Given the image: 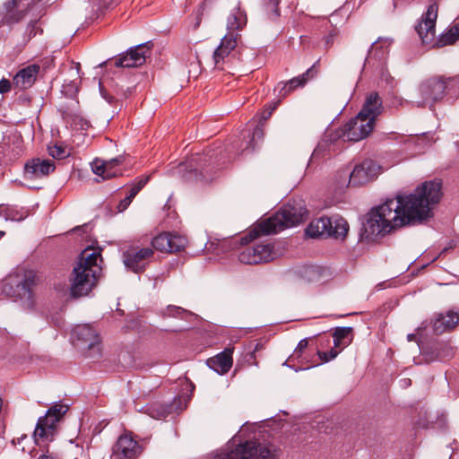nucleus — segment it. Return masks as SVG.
<instances>
[{
  "mask_svg": "<svg viewBox=\"0 0 459 459\" xmlns=\"http://www.w3.org/2000/svg\"><path fill=\"white\" fill-rule=\"evenodd\" d=\"M100 253L91 248H85L73 270L71 277V295L82 297L87 295L96 285L101 273Z\"/></svg>",
  "mask_w": 459,
  "mask_h": 459,
  "instance_id": "f03ea898",
  "label": "nucleus"
},
{
  "mask_svg": "<svg viewBox=\"0 0 459 459\" xmlns=\"http://www.w3.org/2000/svg\"><path fill=\"white\" fill-rule=\"evenodd\" d=\"M383 108L382 100L378 93L371 92L366 97L363 107L359 114L366 119H370L375 125V121L382 113Z\"/></svg>",
  "mask_w": 459,
  "mask_h": 459,
  "instance_id": "6ab92c4d",
  "label": "nucleus"
},
{
  "mask_svg": "<svg viewBox=\"0 0 459 459\" xmlns=\"http://www.w3.org/2000/svg\"><path fill=\"white\" fill-rule=\"evenodd\" d=\"M153 250L151 247H129L123 254L125 266L134 273L143 272L151 258L153 256Z\"/></svg>",
  "mask_w": 459,
  "mask_h": 459,
  "instance_id": "9d476101",
  "label": "nucleus"
},
{
  "mask_svg": "<svg viewBox=\"0 0 459 459\" xmlns=\"http://www.w3.org/2000/svg\"><path fill=\"white\" fill-rule=\"evenodd\" d=\"M450 82H456L459 83V77H457L456 79H449Z\"/></svg>",
  "mask_w": 459,
  "mask_h": 459,
  "instance_id": "3c124183",
  "label": "nucleus"
},
{
  "mask_svg": "<svg viewBox=\"0 0 459 459\" xmlns=\"http://www.w3.org/2000/svg\"><path fill=\"white\" fill-rule=\"evenodd\" d=\"M277 256L272 244H255L244 247L238 254V260L246 264L267 263Z\"/></svg>",
  "mask_w": 459,
  "mask_h": 459,
  "instance_id": "1a4fd4ad",
  "label": "nucleus"
},
{
  "mask_svg": "<svg viewBox=\"0 0 459 459\" xmlns=\"http://www.w3.org/2000/svg\"><path fill=\"white\" fill-rule=\"evenodd\" d=\"M307 210L301 202L289 203L273 216L264 220L249 233L248 238L254 239L259 235L278 233L285 228L299 225L306 221Z\"/></svg>",
  "mask_w": 459,
  "mask_h": 459,
  "instance_id": "7ed1b4c3",
  "label": "nucleus"
},
{
  "mask_svg": "<svg viewBox=\"0 0 459 459\" xmlns=\"http://www.w3.org/2000/svg\"><path fill=\"white\" fill-rule=\"evenodd\" d=\"M404 385H409L411 380L410 379H403Z\"/></svg>",
  "mask_w": 459,
  "mask_h": 459,
  "instance_id": "603ef678",
  "label": "nucleus"
},
{
  "mask_svg": "<svg viewBox=\"0 0 459 459\" xmlns=\"http://www.w3.org/2000/svg\"><path fill=\"white\" fill-rule=\"evenodd\" d=\"M390 43L385 40H377L375 41L371 48L368 52V58H376V59H382L385 56V55L388 53V48Z\"/></svg>",
  "mask_w": 459,
  "mask_h": 459,
  "instance_id": "cd10ccee",
  "label": "nucleus"
},
{
  "mask_svg": "<svg viewBox=\"0 0 459 459\" xmlns=\"http://www.w3.org/2000/svg\"><path fill=\"white\" fill-rule=\"evenodd\" d=\"M169 309H170V307H169ZM171 310L175 311L177 314L185 312L184 309H182L181 307H175L171 308Z\"/></svg>",
  "mask_w": 459,
  "mask_h": 459,
  "instance_id": "a18cd8bd",
  "label": "nucleus"
},
{
  "mask_svg": "<svg viewBox=\"0 0 459 459\" xmlns=\"http://www.w3.org/2000/svg\"><path fill=\"white\" fill-rule=\"evenodd\" d=\"M11 90V82L7 79L0 80V93L4 94Z\"/></svg>",
  "mask_w": 459,
  "mask_h": 459,
  "instance_id": "a19ab883",
  "label": "nucleus"
},
{
  "mask_svg": "<svg viewBox=\"0 0 459 459\" xmlns=\"http://www.w3.org/2000/svg\"><path fill=\"white\" fill-rule=\"evenodd\" d=\"M37 21H30L26 28V33L28 34L29 38L34 37L37 34Z\"/></svg>",
  "mask_w": 459,
  "mask_h": 459,
  "instance_id": "58836bf2",
  "label": "nucleus"
},
{
  "mask_svg": "<svg viewBox=\"0 0 459 459\" xmlns=\"http://www.w3.org/2000/svg\"><path fill=\"white\" fill-rule=\"evenodd\" d=\"M281 0H265L266 5L269 8H272V11L274 12V14L276 16L279 15V10L277 8V5L279 4Z\"/></svg>",
  "mask_w": 459,
  "mask_h": 459,
  "instance_id": "79ce46f5",
  "label": "nucleus"
},
{
  "mask_svg": "<svg viewBox=\"0 0 459 459\" xmlns=\"http://www.w3.org/2000/svg\"><path fill=\"white\" fill-rule=\"evenodd\" d=\"M325 156V147L323 144H319L313 152L311 158H310V162L319 160L320 159L324 158Z\"/></svg>",
  "mask_w": 459,
  "mask_h": 459,
  "instance_id": "e433bc0d",
  "label": "nucleus"
},
{
  "mask_svg": "<svg viewBox=\"0 0 459 459\" xmlns=\"http://www.w3.org/2000/svg\"><path fill=\"white\" fill-rule=\"evenodd\" d=\"M258 344H255V349L254 350V352L258 350Z\"/></svg>",
  "mask_w": 459,
  "mask_h": 459,
  "instance_id": "864d4df0",
  "label": "nucleus"
},
{
  "mask_svg": "<svg viewBox=\"0 0 459 459\" xmlns=\"http://www.w3.org/2000/svg\"><path fill=\"white\" fill-rule=\"evenodd\" d=\"M279 450L274 446L257 445L247 441L230 452L220 455L219 459H278Z\"/></svg>",
  "mask_w": 459,
  "mask_h": 459,
  "instance_id": "423d86ee",
  "label": "nucleus"
},
{
  "mask_svg": "<svg viewBox=\"0 0 459 459\" xmlns=\"http://www.w3.org/2000/svg\"><path fill=\"white\" fill-rule=\"evenodd\" d=\"M26 14V9L22 7L19 1L8 0L4 4V14L1 24L12 26L20 22Z\"/></svg>",
  "mask_w": 459,
  "mask_h": 459,
  "instance_id": "a211bd4d",
  "label": "nucleus"
},
{
  "mask_svg": "<svg viewBox=\"0 0 459 459\" xmlns=\"http://www.w3.org/2000/svg\"><path fill=\"white\" fill-rule=\"evenodd\" d=\"M240 36L238 33H227L221 40V44L213 52L214 65L217 69L223 70V65L230 53L235 49Z\"/></svg>",
  "mask_w": 459,
  "mask_h": 459,
  "instance_id": "2eb2a0df",
  "label": "nucleus"
},
{
  "mask_svg": "<svg viewBox=\"0 0 459 459\" xmlns=\"http://www.w3.org/2000/svg\"><path fill=\"white\" fill-rule=\"evenodd\" d=\"M5 211V208L3 205H0V215Z\"/></svg>",
  "mask_w": 459,
  "mask_h": 459,
  "instance_id": "8fccbe9b",
  "label": "nucleus"
},
{
  "mask_svg": "<svg viewBox=\"0 0 459 459\" xmlns=\"http://www.w3.org/2000/svg\"><path fill=\"white\" fill-rule=\"evenodd\" d=\"M72 338L76 345L82 349L100 352V338L96 330L90 325H78L72 332Z\"/></svg>",
  "mask_w": 459,
  "mask_h": 459,
  "instance_id": "9b49d317",
  "label": "nucleus"
},
{
  "mask_svg": "<svg viewBox=\"0 0 459 459\" xmlns=\"http://www.w3.org/2000/svg\"><path fill=\"white\" fill-rule=\"evenodd\" d=\"M330 219L332 224L331 229H329L330 237L343 239L349 231V224L347 221L337 215L333 216Z\"/></svg>",
  "mask_w": 459,
  "mask_h": 459,
  "instance_id": "bb28decb",
  "label": "nucleus"
},
{
  "mask_svg": "<svg viewBox=\"0 0 459 459\" xmlns=\"http://www.w3.org/2000/svg\"><path fill=\"white\" fill-rule=\"evenodd\" d=\"M247 24V14L239 6L234 7L227 18L228 33H237L241 30Z\"/></svg>",
  "mask_w": 459,
  "mask_h": 459,
  "instance_id": "393cba45",
  "label": "nucleus"
},
{
  "mask_svg": "<svg viewBox=\"0 0 459 459\" xmlns=\"http://www.w3.org/2000/svg\"><path fill=\"white\" fill-rule=\"evenodd\" d=\"M150 177L144 176L138 179L136 184H134L129 190V194L126 196L131 201L134 198V196L139 193V191L147 184L149 181Z\"/></svg>",
  "mask_w": 459,
  "mask_h": 459,
  "instance_id": "f704fd0d",
  "label": "nucleus"
},
{
  "mask_svg": "<svg viewBox=\"0 0 459 459\" xmlns=\"http://www.w3.org/2000/svg\"><path fill=\"white\" fill-rule=\"evenodd\" d=\"M169 253L178 252L183 250L186 246V239L179 235H172L169 233Z\"/></svg>",
  "mask_w": 459,
  "mask_h": 459,
  "instance_id": "2f4dec72",
  "label": "nucleus"
},
{
  "mask_svg": "<svg viewBox=\"0 0 459 459\" xmlns=\"http://www.w3.org/2000/svg\"><path fill=\"white\" fill-rule=\"evenodd\" d=\"M264 126L263 123L258 124L256 126V127L254 129V131L252 133V137H251L250 143L246 147V149H249V148L255 149L256 143L263 140V138L264 136Z\"/></svg>",
  "mask_w": 459,
  "mask_h": 459,
  "instance_id": "473e14b6",
  "label": "nucleus"
},
{
  "mask_svg": "<svg viewBox=\"0 0 459 459\" xmlns=\"http://www.w3.org/2000/svg\"><path fill=\"white\" fill-rule=\"evenodd\" d=\"M104 98H105V99L108 100V102H109V103H112V101H113V100H114V98H113L112 96H108V97L104 96Z\"/></svg>",
  "mask_w": 459,
  "mask_h": 459,
  "instance_id": "de8ad7c7",
  "label": "nucleus"
},
{
  "mask_svg": "<svg viewBox=\"0 0 459 459\" xmlns=\"http://www.w3.org/2000/svg\"><path fill=\"white\" fill-rule=\"evenodd\" d=\"M382 171L381 167L372 160H365L356 165L350 173L349 183L352 186H361L375 179Z\"/></svg>",
  "mask_w": 459,
  "mask_h": 459,
  "instance_id": "f8f14e48",
  "label": "nucleus"
},
{
  "mask_svg": "<svg viewBox=\"0 0 459 459\" xmlns=\"http://www.w3.org/2000/svg\"><path fill=\"white\" fill-rule=\"evenodd\" d=\"M310 71L311 69H308L306 73L299 76L294 77L286 82H279L275 89L279 91V97L283 99L296 89L303 87L308 81V74Z\"/></svg>",
  "mask_w": 459,
  "mask_h": 459,
  "instance_id": "b1692460",
  "label": "nucleus"
},
{
  "mask_svg": "<svg viewBox=\"0 0 459 459\" xmlns=\"http://www.w3.org/2000/svg\"><path fill=\"white\" fill-rule=\"evenodd\" d=\"M442 195V183L437 179L423 182L412 193H399L371 210L365 230L378 236L406 225L422 223L433 216L432 210Z\"/></svg>",
  "mask_w": 459,
  "mask_h": 459,
  "instance_id": "f257e3e1",
  "label": "nucleus"
},
{
  "mask_svg": "<svg viewBox=\"0 0 459 459\" xmlns=\"http://www.w3.org/2000/svg\"><path fill=\"white\" fill-rule=\"evenodd\" d=\"M375 125L370 119H366L358 114L346 123L337 133L338 137L344 142H359L370 134Z\"/></svg>",
  "mask_w": 459,
  "mask_h": 459,
  "instance_id": "6e6552de",
  "label": "nucleus"
},
{
  "mask_svg": "<svg viewBox=\"0 0 459 459\" xmlns=\"http://www.w3.org/2000/svg\"><path fill=\"white\" fill-rule=\"evenodd\" d=\"M68 411V406L61 403L51 406L44 417L38 420L33 437L35 441L39 439L50 441L53 439L58 421Z\"/></svg>",
  "mask_w": 459,
  "mask_h": 459,
  "instance_id": "39448f33",
  "label": "nucleus"
},
{
  "mask_svg": "<svg viewBox=\"0 0 459 459\" xmlns=\"http://www.w3.org/2000/svg\"><path fill=\"white\" fill-rule=\"evenodd\" d=\"M331 219L328 217H321L312 221L306 229V233L311 238L321 236H329L331 229Z\"/></svg>",
  "mask_w": 459,
  "mask_h": 459,
  "instance_id": "a878e982",
  "label": "nucleus"
},
{
  "mask_svg": "<svg viewBox=\"0 0 459 459\" xmlns=\"http://www.w3.org/2000/svg\"><path fill=\"white\" fill-rule=\"evenodd\" d=\"M149 53L148 43L140 44L120 56L116 61V66L127 68L140 66L144 64Z\"/></svg>",
  "mask_w": 459,
  "mask_h": 459,
  "instance_id": "dca6fc26",
  "label": "nucleus"
},
{
  "mask_svg": "<svg viewBox=\"0 0 459 459\" xmlns=\"http://www.w3.org/2000/svg\"><path fill=\"white\" fill-rule=\"evenodd\" d=\"M415 334L413 333H411V334H408L407 338L409 341H412V340H415Z\"/></svg>",
  "mask_w": 459,
  "mask_h": 459,
  "instance_id": "49530a36",
  "label": "nucleus"
},
{
  "mask_svg": "<svg viewBox=\"0 0 459 459\" xmlns=\"http://www.w3.org/2000/svg\"><path fill=\"white\" fill-rule=\"evenodd\" d=\"M39 65L33 64L20 70L13 78V83L20 89L30 88L36 81Z\"/></svg>",
  "mask_w": 459,
  "mask_h": 459,
  "instance_id": "4be33fe9",
  "label": "nucleus"
},
{
  "mask_svg": "<svg viewBox=\"0 0 459 459\" xmlns=\"http://www.w3.org/2000/svg\"><path fill=\"white\" fill-rule=\"evenodd\" d=\"M152 247L160 251L169 253V233L164 232L156 236L152 241Z\"/></svg>",
  "mask_w": 459,
  "mask_h": 459,
  "instance_id": "7c9ffc66",
  "label": "nucleus"
},
{
  "mask_svg": "<svg viewBox=\"0 0 459 459\" xmlns=\"http://www.w3.org/2000/svg\"><path fill=\"white\" fill-rule=\"evenodd\" d=\"M317 354L322 362H328L336 358L338 351L335 350H331L329 352L318 351Z\"/></svg>",
  "mask_w": 459,
  "mask_h": 459,
  "instance_id": "4c0bfd02",
  "label": "nucleus"
},
{
  "mask_svg": "<svg viewBox=\"0 0 459 459\" xmlns=\"http://www.w3.org/2000/svg\"><path fill=\"white\" fill-rule=\"evenodd\" d=\"M438 6L436 3L429 5L416 30L423 44H430L435 39V26L437 18Z\"/></svg>",
  "mask_w": 459,
  "mask_h": 459,
  "instance_id": "ddd939ff",
  "label": "nucleus"
},
{
  "mask_svg": "<svg viewBox=\"0 0 459 459\" xmlns=\"http://www.w3.org/2000/svg\"><path fill=\"white\" fill-rule=\"evenodd\" d=\"M131 202L132 201L129 198H127V197H126L123 200H121V202L119 203V204L117 206L118 211L120 212H124L129 206Z\"/></svg>",
  "mask_w": 459,
  "mask_h": 459,
  "instance_id": "37998d69",
  "label": "nucleus"
},
{
  "mask_svg": "<svg viewBox=\"0 0 459 459\" xmlns=\"http://www.w3.org/2000/svg\"><path fill=\"white\" fill-rule=\"evenodd\" d=\"M351 333V328L350 327H338L334 330L333 337V344L335 347L346 346L349 344L350 340L349 336Z\"/></svg>",
  "mask_w": 459,
  "mask_h": 459,
  "instance_id": "c85d7f7f",
  "label": "nucleus"
},
{
  "mask_svg": "<svg viewBox=\"0 0 459 459\" xmlns=\"http://www.w3.org/2000/svg\"><path fill=\"white\" fill-rule=\"evenodd\" d=\"M35 284V274L31 271L17 270L8 275L3 285V292L11 298L19 299L25 309L34 305L32 287Z\"/></svg>",
  "mask_w": 459,
  "mask_h": 459,
  "instance_id": "20e7f679",
  "label": "nucleus"
},
{
  "mask_svg": "<svg viewBox=\"0 0 459 459\" xmlns=\"http://www.w3.org/2000/svg\"><path fill=\"white\" fill-rule=\"evenodd\" d=\"M451 82L442 77H432L423 81L418 87L415 103L418 107L432 106L445 96L447 84Z\"/></svg>",
  "mask_w": 459,
  "mask_h": 459,
  "instance_id": "0eeeda50",
  "label": "nucleus"
},
{
  "mask_svg": "<svg viewBox=\"0 0 459 459\" xmlns=\"http://www.w3.org/2000/svg\"><path fill=\"white\" fill-rule=\"evenodd\" d=\"M56 165L52 160L35 158L28 160L24 167L26 178L37 179L48 177L54 172Z\"/></svg>",
  "mask_w": 459,
  "mask_h": 459,
  "instance_id": "f3484780",
  "label": "nucleus"
},
{
  "mask_svg": "<svg viewBox=\"0 0 459 459\" xmlns=\"http://www.w3.org/2000/svg\"><path fill=\"white\" fill-rule=\"evenodd\" d=\"M459 323V308L439 314L433 322V330L437 334L454 329Z\"/></svg>",
  "mask_w": 459,
  "mask_h": 459,
  "instance_id": "aec40b11",
  "label": "nucleus"
},
{
  "mask_svg": "<svg viewBox=\"0 0 459 459\" xmlns=\"http://www.w3.org/2000/svg\"><path fill=\"white\" fill-rule=\"evenodd\" d=\"M123 161V157H117L109 160H95L91 165L94 174L102 177V178H111L117 177L118 172L114 168Z\"/></svg>",
  "mask_w": 459,
  "mask_h": 459,
  "instance_id": "412c9836",
  "label": "nucleus"
},
{
  "mask_svg": "<svg viewBox=\"0 0 459 459\" xmlns=\"http://www.w3.org/2000/svg\"><path fill=\"white\" fill-rule=\"evenodd\" d=\"M48 154L54 159L62 160L69 156V152L62 145L55 144L48 147Z\"/></svg>",
  "mask_w": 459,
  "mask_h": 459,
  "instance_id": "72a5a7b5",
  "label": "nucleus"
},
{
  "mask_svg": "<svg viewBox=\"0 0 459 459\" xmlns=\"http://www.w3.org/2000/svg\"><path fill=\"white\" fill-rule=\"evenodd\" d=\"M304 274L309 281H313L316 275H317V270L313 266H309L305 269Z\"/></svg>",
  "mask_w": 459,
  "mask_h": 459,
  "instance_id": "ea45409f",
  "label": "nucleus"
},
{
  "mask_svg": "<svg viewBox=\"0 0 459 459\" xmlns=\"http://www.w3.org/2000/svg\"><path fill=\"white\" fill-rule=\"evenodd\" d=\"M457 39H459V24L451 27L446 33L442 34L438 39V45H451Z\"/></svg>",
  "mask_w": 459,
  "mask_h": 459,
  "instance_id": "c756f323",
  "label": "nucleus"
},
{
  "mask_svg": "<svg viewBox=\"0 0 459 459\" xmlns=\"http://www.w3.org/2000/svg\"><path fill=\"white\" fill-rule=\"evenodd\" d=\"M332 40H333L332 36L327 37V39H326V44H330V43H332Z\"/></svg>",
  "mask_w": 459,
  "mask_h": 459,
  "instance_id": "09e8293b",
  "label": "nucleus"
},
{
  "mask_svg": "<svg viewBox=\"0 0 459 459\" xmlns=\"http://www.w3.org/2000/svg\"><path fill=\"white\" fill-rule=\"evenodd\" d=\"M142 452L141 446L130 435H121L112 447L111 459H134Z\"/></svg>",
  "mask_w": 459,
  "mask_h": 459,
  "instance_id": "4468645a",
  "label": "nucleus"
},
{
  "mask_svg": "<svg viewBox=\"0 0 459 459\" xmlns=\"http://www.w3.org/2000/svg\"><path fill=\"white\" fill-rule=\"evenodd\" d=\"M231 354L232 351L227 349L217 356L209 359L207 365L218 374L223 375L232 367L233 359Z\"/></svg>",
  "mask_w": 459,
  "mask_h": 459,
  "instance_id": "5701e85b",
  "label": "nucleus"
},
{
  "mask_svg": "<svg viewBox=\"0 0 459 459\" xmlns=\"http://www.w3.org/2000/svg\"><path fill=\"white\" fill-rule=\"evenodd\" d=\"M281 100H278L277 102H274L273 104H271L267 108H265L261 113V118L259 124L263 123L264 125L265 121L269 119L273 112L275 110V108L278 107Z\"/></svg>",
  "mask_w": 459,
  "mask_h": 459,
  "instance_id": "c9c22d12",
  "label": "nucleus"
},
{
  "mask_svg": "<svg viewBox=\"0 0 459 459\" xmlns=\"http://www.w3.org/2000/svg\"><path fill=\"white\" fill-rule=\"evenodd\" d=\"M307 340H301L299 342V345H298V347H297V349L295 351V354L299 356V354L302 352V351L307 348Z\"/></svg>",
  "mask_w": 459,
  "mask_h": 459,
  "instance_id": "c03bdc74",
  "label": "nucleus"
}]
</instances>
